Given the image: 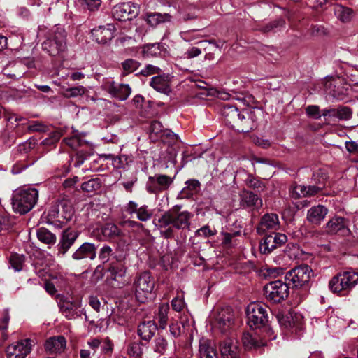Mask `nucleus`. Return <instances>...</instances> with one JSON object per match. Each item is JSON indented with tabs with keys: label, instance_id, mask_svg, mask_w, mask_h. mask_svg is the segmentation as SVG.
I'll return each mask as SVG.
<instances>
[{
	"label": "nucleus",
	"instance_id": "c756f323",
	"mask_svg": "<svg viewBox=\"0 0 358 358\" xmlns=\"http://www.w3.org/2000/svg\"><path fill=\"white\" fill-rule=\"evenodd\" d=\"M334 12L336 18L343 23L350 22L354 15L352 9L341 4L334 5Z\"/></svg>",
	"mask_w": 358,
	"mask_h": 358
},
{
	"label": "nucleus",
	"instance_id": "5fc2aeb1",
	"mask_svg": "<svg viewBox=\"0 0 358 358\" xmlns=\"http://www.w3.org/2000/svg\"><path fill=\"white\" fill-rule=\"evenodd\" d=\"M215 229H211L209 226L205 225L196 231V235L198 236H203L205 238L213 236L216 234Z\"/></svg>",
	"mask_w": 358,
	"mask_h": 358
},
{
	"label": "nucleus",
	"instance_id": "37998d69",
	"mask_svg": "<svg viewBox=\"0 0 358 358\" xmlns=\"http://www.w3.org/2000/svg\"><path fill=\"white\" fill-rule=\"evenodd\" d=\"M9 320L10 315L8 311H4L3 313L2 317L0 318V336L1 337L3 341H5L8 338L7 329Z\"/></svg>",
	"mask_w": 358,
	"mask_h": 358
},
{
	"label": "nucleus",
	"instance_id": "f257e3e1",
	"mask_svg": "<svg viewBox=\"0 0 358 358\" xmlns=\"http://www.w3.org/2000/svg\"><path fill=\"white\" fill-rule=\"evenodd\" d=\"M193 214L187 210H181V206H174L164 212L157 220L155 225L164 238H172L178 230H189Z\"/></svg>",
	"mask_w": 358,
	"mask_h": 358
},
{
	"label": "nucleus",
	"instance_id": "72a5a7b5",
	"mask_svg": "<svg viewBox=\"0 0 358 358\" xmlns=\"http://www.w3.org/2000/svg\"><path fill=\"white\" fill-rule=\"evenodd\" d=\"M145 20L152 27H155L160 23L169 22L171 16L168 14H161L159 13H148Z\"/></svg>",
	"mask_w": 358,
	"mask_h": 358
},
{
	"label": "nucleus",
	"instance_id": "2eb2a0df",
	"mask_svg": "<svg viewBox=\"0 0 358 358\" xmlns=\"http://www.w3.org/2000/svg\"><path fill=\"white\" fill-rule=\"evenodd\" d=\"M78 236L79 232L76 230L69 228L64 230L57 245V255L63 257L73 245Z\"/></svg>",
	"mask_w": 358,
	"mask_h": 358
},
{
	"label": "nucleus",
	"instance_id": "1a4fd4ad",
	"mask_svg": "<svg viewBox=\"0 0 358 358\" xmlns=\"http://www.w3.org/2000/svg\"><path fill=\"white\" fill-rule=\"evenodd\" d=\"M173 182V178L164 174L149 176L145 189L150 194H159L166 190Z\"/></svg>",
	"mask_w": 358,
	"mask_h": 358
},
{
	"label": "nucleus",
	"instance_id": "774afa93",
	"mask_svg": "<svg viewBox=\"0 0 358 358\" xmlns=\"http://www.w3.org/2000/svg\"><path fill=\"white\" fill-rule=\"evenodd\" d=\"M345 148L350 153L358 155V143L355 141H346Z\"/></svg>",
	"mask_w": 358,
	"mask_h": 358
},
{
	"label": "nucleus",
	"instance_id": "a878e982",
	"mask_svg": "<svg viewBox=\"0 0 358 358\" xmlns=\"http://www.w3.org/2000/svg\"><path fill=\"white\" fill-rule=\"evenodd\" d=\"M66 346V340L64 336H53L48 339L45 344V348L50 353H60Z\"/></svg>",
	"mask_w": 358,
	"mask_h": 358
},
{
	"label": "nucleus",
	"instance_id": "338daca9",
	"mask_svg": "<svg viewBox=\"0 0 358 358\" xmlns=\"http://www.w3.org/2000/svg\"><path fill=\"white\" fill-rule=\"evenodd\" d=\"M306 189L307 196H312L319 193L323 189V186L310 185L306 186Z\"/></svg>",
	"mask_w": 358,
	"mask_h": 358
},
{
	"label": "nucleus",
	"instance_id": "423d86ee",
	"mask_svg": "<svg viewBox=\"0 0 358 358\" xmlns=\"http://www.w3.org/2000/svg\"><path fill=\"white\" fill-rule=\"evenodd\" d=\"M248 324L252 329L264 326L268 322L266 307L258 303H252L246 308Z\"/></svg>",
	"mask_w": 358,
	"mask_h": 358
},
{
	"label": "nucleus",
	"instance_id": "8fccbe9b",
	"mask_svg": "<svg viewBox=\"0 0 358 358\" xmlns=\"http://www.w3.org/2000/svg\"><path fill=\"white\" fill-rule=\"evenodd\" d=\"M85 92V88L83 86H77L66 90L64 95L65 97H76L83 95Z\"/></svg>",
	"mask_w": 358,
	"mask_h": 358
},
{
	"label": "nucleus",
	"instance_id": "69168bd1",
	"mask_svg": "<svg viewBox=\"0 0 358 358\" xmlns=\"http://www.w3.org/2000/svg\"><path fill=\"white\" fill-rule=\"evenodd\" d=\"M285 21L282 19H279L273 22H271L264 28V31H270L275 28L283 27Z\"/></svg>",
	"mask_w": 358,
	"mask_h": 358
},
{
	"label": "nucleus",
	"instance_id": "ea45409f",
	"mask_svg": "<svg viewBox=\"0 0 358 358\" xmlns=\"http://www.w3.org/2000/svg\"><path fill=\"white\" fill-rule=\"evenodd\" d=\"M108 272L110 273L108 275L112 280L120 282L126 273L125 268L121 264L113 265L109 267Z\"/></svg>",
	"mask_w": 358,
	"mask_h": 358
},
{
	"label": "nucleus",
	"instance_id": "9b49d317",
	"mask_svg": "<svg viewBox=\"0 0 358 358\" xmlns=\"http://www.w3.org/2000/svg\"><path fill=\"white\" fill-rule=\"evenodd\" d=\"M138 7L131 2H125L115 6L112 10V15L115 20L119 21L131 20L137 16Z\"/></svg>",
	"mask_w": 358,
	"mask_h": 358
},
{
	"label": "nucleus",
	"instance_id": "5701e85b",
	"mask_svg": "<svg viewBox=\"0 0 358 358\" xmlns=\"http://www.w3.org/2000/svg\"><path fill=\"white\" fill-rule=\"evenodd\" d=\"M96 248L94 244L85 242L73 252L72 257L76 260L85 258L94 259L96 257Z\"/></svg>",
	"mask_w": 358,
	"mask_h": 358
},
{
	"label": "nucleus",
	"instance_id": "c03bdc74",
	"mask_svg": "<svg viewBox=\"0 0 358 358\" xmlns=\"http://www.w3.org/2000/svg\"><path fill=\"white\" fill-rule=\"evenodd\" d=\"M160 53L159 45L158 43L148 44L143 48L144 57H153Z\"/></svg>",
	"mask_w": 358,
	"mask_h": 358
},
{
	"label": "nucleus",
	"instance_id": "4d7b16f0",
	"mask_svg": "<svg viewBox=\"0 0 358 358\" xmlns=\"http://www.w3.org/2000/svg\"><path fill=\"white\" fill-rule=\"evenodd\" d=\"M160 71L161 69L159 67L152 64H148L141 71V74L144 76H148L153 74H158Z\"/></svg>",
	"mask_w": 358,
	"mask_h": 358
},
{
	"label": "nucleus",
	"instance_id": "f704fd0d",
	"mask_svg": "<svg viewBox=\"0 0 358 358\" xmlns=\"http://www.w3.org/2000/svg\"><path fill=\"white\" fill-rule=\"evenodd\" d=\"M74 214L72 206L68 202H62L59 205V220L60 222H68L71 220Z\"/></svg>",
	"mask_w": 358,
	"mask_h": 358
},
{
	"label": "nucleus",
	"instance_id": "0eeeda50",
	"mask_svg": "<svg viewBox=\"0 0 358 358\" xmlns=\"http://www.w3.org/2000/svg\"><path fill=\"white\" fill-rule=\"evenodd\" d=\"M264 291L266 299L273 303H280L287 299L289 294L287 283L282 280H275L266 284Z\"/></svg>",
	"mask_w": 358,
	"mask_h": 358
},
{
	"label": "nucleus",
	"instance_id": "a19ab883",
	"mask_svg": "<svg viewBox=\"0 0 358 358\" xmlns=\"http://www.w3.org/2000/svg\"><path fill=\"white\" fill-rule=\"evenodd\" d=\"M24 260L25 257L23 255L15 253L10 255L9 263L15 271H20L23 268Z\"/></svg>",
	"mask_w": 358,
	"mask_h": 358
},
{
	"label": "nucleus",
	"instance_id": "0e129e2a",
	"mask_svg": "<svg viewBox=\"0 0 358 358\" xmlns=\"http://www.w3.org/2000/svg\"><path fill=\"white\" fill-rule=\"evenodd\" d=\"M248 185L250 187H252L255 189H257L258 191L263 190L264 189V185H263V183L259 180L254 178L248 179Z\"/></svg>",
	"mask_w": 358,
	"mask_h": 358
},
{
	"label": "nucleus",
	"instance_id": "dca6fc26",
	"mask_svg": "<svg viewBox=\"0 0 358 358\" xmlns=\"http://www.w3.org/2000/svg\"><path fill=\"white\" fill-rule=\"evenodd\" d=\"M115 27L112 24L99 26L92 30V36L98 43L106 44L114 37Z\"/></svg>",
	"mask_w": 358,
	"mask_h": 358
},
{
	"label": "nucleus",
	"instance_id": "39448f33",
	"mask_svg": "<svg viewBox=\"0 0 358 358\" xmlns=\"http://www.w3.org/2000/svg\"><path fill=\"white\" fill-rule=\"evenodd\" d=\"M135 294L137 300L145 303L151 296L155 287V280L149 272L141 273L134 281Z\"/></svg>",
	"mask_w": 358,
	"mask_h": 358
},
{
	"label": "nucleus",
	"instance_id": "052dcab7",
	"mask_svg": "<svg viewBox=\"0 0 358 358\" xmlns=\"http://www.w3.org/2000/svg\"><path fill=\"white\" fill-rule=\"evenodd\" d=\"M306 113L308 116L317 120L320 119L322 116V113H320V108L317 106H308L306 108Z\"/></svg>",
	"mask_w": 358,
	"mask_h": 358
},
{
	"label": "nucleus",
	"instance_id": "4c0bfd02",
	"mask_svg": "<svg viewBox=\"0 0 358 358\" xmlns=\"http://www.w3.org/2000/svg\"><path fill=\"white\" fill-rule=\"evenodd\" d=\"M38 240L45 244H54L56 242V236L44 227H41L37 231Z\"/></svg>",
	"mask_w": 358,
	"mask_h": 358
},
{
	"label": "nucleus",
	"instance_id": "13d9d810",
	"mask_svg": "<svg viewBox=\"0 0 358 358\" xmlns=\"http://www.w3.org/2000/svg\"><path fill=\"white\" fill-rule=\"evenodd\" d=\"M101 350L105 354L111 353L113 349V344L112 341L108 338H106L103 340H101Z\"/></svg>",
	"mask_w": 358,
	"mask_h": 358
},
{
	"label": "nucleus",
	"instance_id": "f3484780",
	"mask_svg": "<svg viewBox=\"0 0 358 358\" xmlns=\"http://www.w3.org/2000/svg\"><path fill=\"white\" fill-rule=\"evenodd\" d=\"M280 229V222L278 215L274 213L265 214L257 227L258 234H262L269 230L277 231Z\"/></svg>",
	"mask_w": 358,
	"mask_h": 358
},
{
	"label": "nucleus",
	"instance_id": "e433bc0d",
	"mask_svg": "<svg viewBox=\"0 0 358 358\" xmlns=\"http://www.w3.org/2000/svg\"><path fill=\"white\" fill-rule=\"evenodd\" d=\"M348 292L358 283V273L352 270L341 272Z\"/></svg>",
	"mask_w": 358,
	"mask_h": 358
},
{
	"label": "nucleus",
	"instance_id": "bf43d9fd",
	"mask_svg": "<svg viewBox=\"0 0 358 358\" xmlns=\"http://www.w3.org/2000/svg\"><path fill=\"white\" fill-rule=\"evenodd\" d=\"M185 303L182 298L175 297L171 301L172 308L177 312H180L185 307Z\"/></svg>",
	"mask_w": 358,
	"mask_h": 358
},
{
	"label": "nucleus",
	"instance_id": "49530a36",
	"mask_svg": "<svg viewBox=\"0 0 358 358\" xmlns=\"http://www.w3.org/2000/svg\"><path fill=\"white\" fill-rule=\"evenodd\" d=\"M154 343H155L154 350L155 352H159L160 354H163L166 351V350L167 348L168 343L164 337H163L162 336H159V335L157 336L155 338Z\"/></svg>",
	"mask_w": 358,
	"mask_h": 358
},
{
	"label": "nucleus",
	"instance_id": "6e6d98bb",
	"mask_svg": "<svg viewBox=\"0 0 358 358\" xmlns=\"http://www.w3.org/2000/svg\"><path fill=\"white\" fill-rule=\"evenodd\" d=\"M113 250L108 245L103 246L99 252V259L103 262H106L108 261L110 256L112 255Z\"/></svg>",
	"mask_w": 358,
	"mask_h": 358
},
{
	"label": "nucleus",
	"instance_id": "c85d7f7f",
	"mask_svg": "<svg viewBox=\"0 0 358 358\" xmlns=\"http://www.w3.org/2000/svg\"><path fill=\"white\" fill-rule=\"evenodd\" d=\"M150 84L155 90L166 93L169 90V77L165 74L154 76Z\"/></svg>",
	"mask_w": 358,
	"mask_h": 358
},
{
	"label": "nucleus",
	"instance_id": "864d4df0",
	"mask_svg": "<svg viewBox=\"0 0 358 358\" xmlns=\"http://www.w3.org/2000/svg\"><path fill=\"white\" fill-rule=\"evenodd\" d=\"M243 343L244 345L247 348H257L262 345H264V343H259L255 338H253L250 334L246 333L243 336Z\"/></svg>",
	"mask_w": 358,
	"mask_h": 358
},
{
	"label": "nucleus",
	"instance_id": "f03ea898",
	"mask_svg": "<svg viewBox=\"0 0 358 358\" xmlns=\"http://www.w3.org/2000/svg\"><path fill=\"white\" fill-rule=\"evenodd\" d=\"M222 113L229 124L232 127L236 126L238 131L244 133L256 127L258 117L262 115L259 110L254 109L239 113L236 107L229 104L224 106Z\"/></svg>",
	"mask_w": 358,
	"mask_h": 358
},
{
	"label": "nucleus",
	"instance_id": "412c9836",
	"mask_svg": "<svg viewBox=\"0 0 358 358\" xmlns=\"http://www.w3.org/2000/svg\"><path fill=\"white\" fill-rule=\"evenodd\" d=\"M220 352L222 358H238L239 347L236 339L227 338L220 345Z\"/></svg>",
	"mask_w": 358,
	"mask_h": 358
},
{
	"label": "nucleus",
	"instance_id": "603ef678",
	"mask_svg": "<svg viewBox=\"0 0 358 358\" xmlns=\"http://www.w3.org/2000/svg\"><path fill=\"white\" fill-rule=\"evenodd\" d=\"M78 2L84 8L90 11L97 10L101 6V0H78Z\"/></svg>",
	"mask_w": 358,
	"mask_h": 358
},
{
	"label": "nucleus",
	"instance_id": "2f4dec72",
	"mask_svg": "<svg viewBox=\"0 0 358 358\" xmlns=\"http://www.w3.org/2000/svg\"><path fill=\"white\" fill-rule=\"evenodd\" d=\"M346 227L345 220L341 217H334L326 224V231L329 234H336Z\"/></svg>",
	"mask_w": 358,
	"mask_h": 358
},
{
	"label": "nucleus",
	"instance_id": "9d476101",
	"mask_svg": "<svg viewBox=\"0 0 358 358\" xmlns=\"http://www.w3.org/2000/svg\"><path fill=\"white\" fill-rule=\"evenodd\" d=\"M287 241L285 234L281 233H272L264 237L259 244V250L264 255L270 254L277 248L282 246Z\"/></svg>",
	"mask_w": 358,
	"mask_h": 358
},
{
	"label": "nucleus",
	"instance_id": "3c124183",
	"mask_svg": "<svg viewBox=\"0 0 358 358\" xmlns=\"http://www.w3.org/2000/svg\"><path fill=\"white\" fill-rule=\"evenodd\" d=\"M352 110L349 107L340 106L336 108V117L341 120H348L351 118Z\"/></svg>",
	"mask_w": 358,
	"mask_h": 358
},
{
	"label": "nucleus",
	"instance_id": "680f3d73",
	"mask_svg": "<svg viewBox=\"0 0 358 358\" xmlns=\"http://www.w3.org/2000/svg\"><path fill=\"white\" fill-rule=\"evenodd\" d=\"M201 48L197 47H191L187 50V51L184 54L185 58L192 59L196 57H198L201 54Z\"/></svg>",
	"mask_w": 358,
	"mask_h": 358
},
{
	"label": "nucleus",
	"instance_id": "ddd939ff",
	"mask_svg": "<svg viewBox=\"0 0 358 358\" xmlns=\"http://www.w3.org/2000/svg\"><path fill=\"white\" fill-rule=\"evenodd\" d=\"M32 341L30 339L22 340L7 347L6 355L8 358H24L31 350Z\"/></svg>",
	"mask_w": 358,
	"mask_h": 358
},
{
	"label": "nucleus",
	"instance_id": "de8ad7c7",
	"mask_svg": "<svg viewBox=\"0 0 358 358\" xmlns=\"http://www.w3.org/2000/svg\"><path fill=\"white\" fill-rule=\"evenodd\" d=\"M128 354L134 357L138 358L142 354L143 349L141 342H133L128 345Z\"/></svg>",
	"mask_w": 358,
	"mask_h": 358
},
{
	"label": "nucleus",
	"instance_id": "6e6552de",
	"mask_svg": "<svg viewBox=\"0 0 358 358\" xmlns=\"http://www.w3.org/2000/svg\"><path fill=\"white\" fill-rule=\"evenodd\" d=\"M313 275V271L308 265L299 266L289 272L285 275V279L292 282L293 286L298 288L308 283Z\"/></svg>",
	"mask_w": 358,
	"mask_h": 358
},
{
	"label": "nucleus",
	"instance_id": "cd10ccee",
	"mask_svg": "<svg viewBox=\"0 0 358 358\" xmlns=\"http://www.w3.org/2000/svg\"><path fill=\"white\" fill-rule=\"evenodd\" d=\"M329 287L332 292L340 295H345L348 292L341 272L338 273L330 280L329 282Z\"/></svg>",
	"mask_w": 358,
	"mask_h": 358
},
{
	"label": "nucleus",
	"instance_id": "20e7f679",
	"mask_svg": "<svg viewBox=\"0 0 358 358\" xmlns=\"http://www.w3.org/2000/svg\"><path fill=\"white\" fill-rule=\"evenodd\" d=\"M66 34L61 27H57L51 34L42 44L43 50L51 56H59L66 50Z\"/></svg>",
	"mask_w": 358,
	"mask_h": 358
},
{
	"label": "nucleus",
	"instance_id": "f8f14e48",
	"mask_svg": "<svg viewBox=\"0 0 358 358\" xmlns=\"http://www.w3.org/2000/svg\"><path fill=\"white\" fill-rule=\"evenodd\" d=\"M60 311L69 320L80 317L83 313L82 301L80 298L65 299L59 305Z\"/></svg>",
	"mask_w": 358,
	"mask_h": 358
},
{
	"label": "nucleus",
	"instance_id": "79ce46f5",
	"mask_svg": "<svg viewBox=\"0 0 358 358\" xmlns=\"http://www.w3.org/2000/svg\"><path fill=\"white\" fill-rule=\"evenodd\" d=\"M101 181L99 178H92L88 181L83 182L81 185L83 191L86 192H93L100 189Z\"/></svg>",
	"mask_w": 358,
	"mask_h": 358
},
{
	"label": "nucleus",
	"instance_id": "7ed1b4c3",
	"mask_svg": "<svg viewBox=\"0 0 358 358\" xmlns=\"http://www.w3.org/2000/svg\"><path fill=\"white\" fill-rule=\"evenodd\" d=\"M38 192L36 188H21L14 191L11 204L14 212L25 214L29 212L36 204Z\"/></svg>",
	"mask_w": 358,
	"mask_h": 358
},
{
	"label": "nucleus",
	"instance_id": "6ab92c4d",
	"mask_svg": "<svg viewBox=\"0 0 358 358\" xmlns=\"http://www.w3.org/2000/svg\"><path fill=\"white\" fill-rule=\"evenodd\" d=\"M127 212L132 215L136 214V217L141 222H147L152 216V210L146 205L138 206V203L135 201H130L126 208Z\"/></svg>",
	"mask_w": 358,
	"mask_h": 358
},
{
	"label": "nucleus",
	"instance_id": "a211bd4d",
	"mask_svg": "<svg viewBox=\"0 0 358 358\" xmlns=\"http://www.w3.org/2000/svg\"><path fill=\"white\" fill-rule=\"evenodd\" d=\"M233 319L234 315L231 308H222L215 317L214 327L222 332L225 331L231 325Z\"/></svg>",
	"mask_w": 358,
	"mask_h": 358
},
{
	"label": "nucleus",
	"instance_id": "aec40b11",
	"mask_svg": "<svg viewBox=\"0 0 358 358\" xmlns=\"http://www.w3.org/2000/svg\"><path fill=\"white\" fill-rule=\"evenodd\" d=\"M328 209L323 205L312 206L306 214L307 221L313 225H320L328 214Z\"/></svg>",
	"mask_w": 358,
	"mask_h": 358
},
{
	"label": "nucleus",
	"instance_id": "7c9ffc66",
	"mask_svg": "<svg viewBox=\"0 0 358 358\" xmlns=\"http://www.w3.org/2000/svg\"><path fill=\"white\" fill-rule=\"evenodd\" d=\"M180 323L182 324V329L179 323H172L169 326L170 334L174 338L179 337L184 333L187 327H189V316L187 315L184 317H181Z\"/></svg>",
	"mask_w": 358,
	"mask_h": 358
},
{
	"label": "nucleus",
	"instance_id": "473e14b6",
	"mask_svg": "<svg viewBox=\"0 0 358 358\" xmlns=\"http://www.w3.org/2000/svg\"><path fill=\"white\" fill-rule=\"evenodd\" d=\"M84 136V134H80L78 131H74L72 136L64 138V141L73 150H76L78 148L87 143L85 140L83 139Z\"/></svg>",
	"mask_w": 358,
	"mask_h": 358
},
{
	"label": "nucleus",
	"instance_id": "4be33fe9",
	"mask_svg": "<svg viewBox=\"0 0 358 358\" xmlns=\"http://www.w3.org/2000/svg\"><path fill=\"white\" fill-rule=\"evenodd\" d=\"M198 357L217 358V350L214 343L207 338H201L199 345Z\"/></svg>",
	"mask_w": 358,
	"mask_h": 358
},
{
	"label": "nucleus",
	"instance_id": "58836bf2",
	"mask_svg": "<svg viewBox=\"0 0 358 358\" xmlns=\"http://www.w3.org/2000/svg\"><path fill=\"white\" fill-rule=\"evenodd\" d=\"M102 234L107 238H115L122 236V231L117 227V225L113 223H107L102 227Z\"/></svg>",
	"mask_w": 358,
	"mask_h": 358
},
{
	"label": "nucleus",
	"instance_id": "bb28decb",
	"mask_svg": "<svg viewBox=\"0 0 358 358\" xmlns=\"http://www.w3.org/2000/svg\"><path fill=\"white\" fill-rule=\"evenodd\" d=\"M241 205L244 207H253L259 208L262 205V199L254 193L249 191H243L240 194Z\"/></svg>",
	"mask_w": 358,
	"mask_h": 358
},
{
	"label": "nucleus",
	"instance_id": "09e8293b",
	"mask_svg": "<svg viewBox=\"0 0 358 358\" xmlns=\"http://www.w3.org/2000/svg\"><path fill=\"white\" fill-rule=\"evenodd\" d=\"M306 189L305 185H296L290 190L289 194L290 196L295 199L300 197H306L307 192H306Z\"/></svg>",
	"mask_w": 358,
	"mask_h": 358
},
{
	"label": "nucleus",
	"instance_id": "393cba45",
	"mask_svg": "<svg viewBox=\"0 0 358 358\" xmlns=\"http://www.w3.org/2000/svg\"><path fill=\"white\" fill-rule=\"evenodd\" d=\"M157 329L155 321H144L139 324L138 334L143 340L150 341L155 335Z\"/></svg>",
	"mask_w": 358,
	"mask_h": 358
},
{
	"label": "nucleus",
	"instance_id": "c9c22d12",
	"mask_svg": "<svg viewBox=\"0 0 358 358\" xmlns=\"http://www.w3.org/2000/svg\"><path fill=\"white\" fill-rule=\"evenodd\" d=\"M169 305L167 303H163L159 307V312L157 315L159 327L164 329L167 325L168 313L169 311Z\"/></svg>",
	"mask_w": 358,
	"mask_h": 358
},
{
	"label": "nucleus",
	"instance_id": "e2e57ef3",
	"mask_svg": "<svg viewBox=\"0 0 358 358\" xmlns=\"http://www.w3.org/2000/svg\"><path fill=\"white\" fill-rule=\"evenodd\" d=\"M28 129L31 131L44 132L46 131L47 127L45 124L36 121L31 122L29 125Z\"/></svg>",
	"mask_w": 358,
	"mask_h": 358
},
{
	"label": "nucleus",
	"instance_id": "4468645a",
	"mask_svg": "<svg viewBox=\"0 0 358 358\" xmlns=\"http://www.w3.org/2000/svg\"><path fill=\"white\" fill-rule=\"evenodd\" d=\"M104 88L112 96L120 101L126 100L131 93V89L128 84H120L111 80L104 83Z\"/></svg>",
	"mask_w": 358,
	"mask_h": 358
},
{
	"label": "nucleus",
	"instance_id": "b1692460",
	"mask_svg": "<svg viewBox=\"0 0 358 358\" xmlns=\"http://www.w3.org/2000/svg\"><path fill=\"white\" fill-rule=\"evenodd\" d=\"M150 138L157 140L164 136L172 139L178 138V135L173 133L171 130L164 129L162 123L159 121H153L150 126Z\"/></svg>",
	"mask_w": 358,
	"mask_h": 358
},
{
	"label": "nucleus",
	"instance_id": "a18cd8bd",
	"mask_svg": "<svg viewBox=\"0 0 358 358\" xmlns=\"http://www.w3.org/2000/svg\"><path fill=\"white\" fill-rule=\"evenodd\" d=\"M140 66V63L135 59H128L122 63V67L126 73L135 71Z\"/></svg>",
	"mask_w": 358,
	"mask_h": 358
}]
</instances>
